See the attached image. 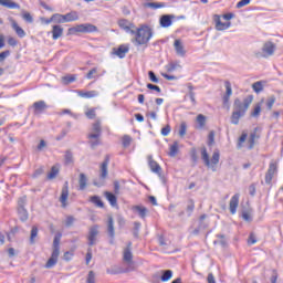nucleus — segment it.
Wrapping results in <instances>:
<instances>
[{"label":"nucleus","mask_w":283,"mask_h":283,"mask_svg":"<svg viewBox=\"0 0 283 283\" xmlns=\"http://www.w3.org/2000/svg\"><path fill=\"white\" fill-rule=\"evenodd\" d=\"M147 161H148V166L150 167V170L153 171V174H160V171H161L160 165L157 164V161L154 159V156L149 155L147 157Z\"/></svg>","instance_id":"19"},{"label":"nucleus","mask_w":283,"mask_h":283,"mask_svg":"<svg viewBox=\"0 0 283 283\" xmlns=\"http://www.w3.org/2000/svg\"><path fill=\"white\" fill-rule=\"evenodd\" d=\"M275 43L268 41L263 44L261 49V53H255L258 59H269V56H273L275 54Z\"/></svg>","instance_id":"8"},{"label":"nucleus","mask_w":283,"mask_h":283,"mask_svg":"<svg viewBox=\"0 0 283 283\" xmlns=\"http://www.w3.org/2000/svg\"><path fill=\"white\" fill-rule=\"evenodd\" d=\"M67 198H70V184L67 181H65L63 185V188H62L61 196H60V202H61L63 209H65V207H67Z\"/></svg>","instance_id":"12"},{"label":"nucleus","mask_w":283,"mask_h":283,"mask_svg":"<svg viewBox=\"0 0 283 283\" xmlns=\"http://www.w3.org/2000/svg\"><path fill=\"white\" fill-rule=\"evenodd\" d=\"M128 52H129V44H120L119 46L113 49V54L118 59H125Z\"/></svg>","instance_id":"13"},{"label":"nucleus","mask_w":283,"mask_h":283,"mask_svg":"<svg viewBox=\"0 0 283 283\" xmlns=\"http://www.w3.org/2000/svg\"><path fill=\"white\" fill-rule=\"evenodd\" d=\"M72 258H74V252L67 251V252L64 253L65 262H70V260H72Z\"/></svg>","instance_id":"61"},{"label":"nucleus","mask_w":283,"mask_h":283,"mask_svg":"<svg viewBox=\"0 0 283 283\" xmlns=\"http://www.w3.org/2000/svg\"><path fill=\"white\" fill-rule=\"evenodd\" d=\"M80 98H96L98 96L97 91H75Z\"/></svg>","instance_id":"22"},{"label":"nucleus","mask_w":283,"mask_h":283,"mask_svg":"<svg viewBox=\"0 0 283 283\" xmlns=\"http://www.w3.org/2000/svg\"><path fill=\"white\" fill-rule=\"evenodd\" d=\"M59 255H61V252L53 251L50 259L46 261L44 268L53 269V266H56V264L59 262Z\"/></svg>","instance_id":"17"},{"label":"nucleus","mask_w":283,"mask_h":283,"mask_svg":"<svg viewBox=\"0 0 283 283\" xmlns=\"http://www.w3.org/2000/svg\"><path fill=\"white\" fill-rule=\"evenodd\" d=\"M224 87L226 92L221 96L222 107L229 112V109H231V96H233V87L229 81H224Z\"/></svg>","instance_id":"7"},{"label":"nucleus","mask_w":283,"mask_h":283,"mask_svg":"<svg viewBox=\"0 0 283 283\" xmlns=\"http://www.w3.org/2000/svg\"><path fill=\"white\" fill-rule=\"evenodd\" d=\"M201 158L206 167H209L210 169H212V171H216V167L218 166V163H220V150H214L210 159L207 148L203 147L201 148Z\"/></svg>","instance_id":"5"},{"label":"nucleus","mask_w":283,"mask_h":283,"mask_svg":"<svg viewBox=\"0 0 283 283\" xmlns=\"http://www.w3.org/2000/svg\"><path fill=\"white\" fill-rule=\"evenodd\" d=\"M275 174H277V161L272 160L269 165L268 171L265 172L266 185H271V182H273V178H275Z\"/></svg>","instance_id":"10"},{"label":"nucleus","mask_w":283,"mask_h":283,"mask_svg":"<svg viewBox=\"0 0 283 283\" xmlns=\"http://www.w3.org/2000/svg\"><path fill=\"white\" fill-rule=\"evenodd\" d=\"M196 209V202L193 201V199H190L187 201V206H186V211L188 213V216H191V213H193Z\"/></svg>","instance_id":"37"},{"label":"nucleus","mask_w":283,"mask_h":283,"mask_svg":"<svg viewBox=\"0 0 283 283\" xmlns=\"http://www.w3.org/2000/svg\"><path fill=\"white\" fill-rule=\"evenodd\" d=\"M196 120L198 123V129H205V126L207 125V116L199 114Z\"/></svg>","instance_id":"34"},{"label":"nucleus","mask_w":283,"mask_h":283,"mask_svg":"<svg viewBox=\"0 0 283 283\" xmlns=\"http://www.w3.org/2000/svg\"><path fill=\"white\" fill-rule=\"evenodd\" d=\"M179 136L180 138H185L187 136V123L182 122L179 126Z\"/></svg>","instance_id":"46"},{"label":"nucleus","mask_w":283,"mask_h":283,"mask_svg":"<svg viewBox=\"0 0 283 283\" xmlns=\"http://www.w3.org/2000/svg\"><path fill=\"white\" fill-rule=\"evenodd\" d=\"M258 242V239L255 238L254 233H250L249 239H248V244L252 245Z\"/></svg>","instance_id":"56"},{"label":"nucleus","mask_w":283,"mask_h":283,"mask_svg":"<svg viewBox=\"0 0 283 283\" xmlns=\"http://www.w3.org/2000/svg\"><path fill=\"white\" fill-rule=\"evenodd\" d=\"M261 113H262V103H258L255 104L253 111L251 112V116L253 118H258Z\"/></svg>","instance_id":"38"},{"label":"nucleus","mask_w":283,"mask_h":283,"mask_svg":"<svg viewBox=\"0 0 283 283\" xmlns=\"http://www.w3.org/2000/svg\"><path fill=\"white\" fill-rule=\"evenodd\" d=\"M249 3H251V0H240L237 3V8H244V6H249Z\"/></svg>","instance_id":"60"},{"label":"nucleus","mask_w":283,"mask_h":283,"mask_svg":"<svg viewBox=\"0 0 283 283\" xmlns=\"http://www.w3.org/2000/svg\"><path fill=\"white\" fill-rule=\"evenodd\" d=\"M174 48L178 56H185L187 54V51L185 50V44H182V40H175Z\"/></svg>","instance_id":"20"},{"label":"nucleus","mask_w":283,"mask_h":283,"mask_svg":"<svg viewBox=\"0 0 283 283\" xmlns=\"http://www.w3.org/2000/svg\"><path fill=\"white\" fill-rule=\"evenodd\" d=\"M253 103V95H248L245 98H243V102L240 98H235L233 102V108L234 111L231 114V123L232 125H239L240 118H242L247 112H249V107H251V104Z\"/></svg>","instance_id":"1"},{"label":"nucleus","mask_w":283,"mask_h":283,"mask_svg":"<svg viewBox=\"0 0 283 283\" xmlns=\"http://www.w3.org/2000/svg\"><path fill=\"white\" fill-rule=\"evenodd\" d=\"M175 19H176V15L174 14H164L159 19V25L161 28H171Z\"/></svg>","instance_id":"15"},{"label":"nucleus","mask_w":283,"mask_h":283,"mask_svg":"<svg viewBox=\"0 0 283 283\" xmlns=\"http://www.w3.org/2000/svg\"><path fill=\"white\" fill-rule=\"evenodd\" d=\"M146 8H150V10H160L163 8H167V3L165 2H146Z\"/></svg>","instance_id":"31"},{"label":"nucleus","mask_w":283,"mask_h":283,"mask_svg":"<svg viewBox=\"0 0 283 283\" xmlns=\"http://www.w3.org/2000/svg\"><path fill=\"white\" fill-rule=\"evenodd\" d=\"M171 134V126L166 125L164 128H161V136H169Z\"/></svg>","instance_id":"53"},{"label":"nucleus","mask_w":283,"mask_h":283,"mask_svg":"<svg viewBox=\"0 0 283 283\" xmlns=\"http://www.w3.org/2000/svg\"><path fill=\"white\" fill-rule=\"evenodd\" d=\"M271 282L277 283V272L275 270L272 271Z\"/></svg>","instance_id":"64"},{"label":"nucleus","mask_w":283,"mask_h":283,"mask_svg":"<svg viewBox=\"0 0 283 283\" xmlns=\"http://www.w3.org/2000/svg\"><path fill=\"white\" fill-rule=\"evenodd\" d=\"M239 205H240V193H235L234 196H232L229 203L230 213L232 216H235Z\"/></svg>","instance_id":"16"},{"label":"nucleus","mask_w":283,"mask_h":283,"mask_svg":"<svg viewBox=\"0 0 283 283\" xmlns=\"http://www.w3.org/2000/svg\"><path fill=\"white\" fill-rule=\"evenodd\" d=\"M252 90L255 92V94H260V92H263L264 90V84L262 81L255 82L252 84Z\"/></svg>","instance_id":"39"},{"label":"nucleus","mask_w":283,"mask_h":283,"mask_svg":"<svg viewBox=\"0 0 283 283\" xmlns=\"http://www.w3.org/2000/svg\"><path fill=\"white\" fill-rule=\"evenodd\" d=\"M109 165V155L105 156L104 161L101 165V178L102 180H105L107 178V167Z\"/></svg>","instance_id":"24"},{"label":"nucleus","mask_w":283,"mask_h":283,"mask_svg":"<svg viewBox=\"0 0 283 283\" xmlns=\"http://www.w3.org/2000/svg\"><path fill=\"white\" fill-rule=\"evenodd\" d=\"M216 145V132L211 130L208 135V147H213Z\"/></svg>","instance_id":"44"},{"label":"nucleus","mask_w":283,"mask_h":283,"mask_svg":"<svg viewBox=\"0 0 283 283\" xmlns=\"http://www.w3.org/2000/svg\"><path fill=\"white\" fill-rule=\"evenodd\" d=\"M98 73V69L97 67H93L91 71H88V73L86 74V78L88 81H92V78H94V74Z\"/></svg>","instance_id":"52"},{"label":"nucleus","mask_w":283,"mask_h":283,"mask_svg":"<svg viewBox=\"0 0 283 283\" xmlns=\"http://www.w3.org/2000/svg\"><path fill=\"white\" fill-rule=\"evenodd\" d=\"M132 34H134V42L136 45H147V43L151 41V36H154V30L147 24H142L134 30V33Z\"/></svg>","instance_id":"2"},{"label":"nucleus","mask_w":283,"mask_h":283,"mask_svg":"<svg viewBox=\"0 0 283 283\" xmlns=\"http://www.w3.org/2000/svg\"><path fill=\"white\" fill-rule=\"evenodd\" d=\"M52 19H60L61 23H70L72 21H78V13H76V11L66 13L64 15L55 13L52 15Z\"/></svg>","instance_id":"9"},{"label":"nucleus","mask_w":283,"mask_h":283,"mask_svg":"<svg viewBox=\"0 0 283 283\" xmlns=\"http://www.w3.org/2000/svg\"><path fill=\"white\" fill-rule=\"evenodd\" d=\"M19 41L14 39L13 36L8 38V44L11 45V48H15L18 45Z\"/></svg>","instance_id":"59"},{"label":"nucleus","mask_w":283,"mask_h":283,"mask_svg":"<svg viewBox=\"0 0 283 283\" xmlns=\"http://www.w3.org/2000/svg\"><path fill=\"white\" fill-rule=\"evenodd\" d=\"M86 283H96V273L94 271L88 272Z\"/></svg>","instance_id":"50"},{"label":"nucleus","mask_w":283,"mask_h":283,"mask_svg":"<svg viewBox=\"0 0 283 283\" xmlns=\"http://www.w3.org/2000/svg\"><path fill=\"white\" fill-rule=\"evenodd\" d=\"M108 233L111 238H114V219L112 217L108 218Z\"/></svg>","instance_id":"49"},{"label":"nucleus","mask_w":283,"mask_h":283,"mask_svg":"<svg viewBox=\"0 0 283 283\" xmlns=\"http://www.w3.org/2000/svg\"><path fill=\"white\" fill-rule=\"evenodd\" d=\"M52 39L53 41H59V39H61V36H63V27L56 24L52 27Z\"/></svg>","instance_id":"23"},{"label":"nucleus","mask_w":283,"mask_h":283,"mask_svg":"<svg viewBox=\"0 0 283 283\" xmlns=\"http://www.w3.org/2000/svg\"><path fill=\"white\" fill-rule=\"evenodd\" d=\"M96 107L86 108L84 114L88 120H94V118H96Z\"/></svg>","instance_id":"35"},{"label":"nucleus","mask_w":283,"mask_h":283,"mask_svg":"<svg viewBox=\"0 0 283 283\" xmlns=\"http://www.w3.org/2000/svg\"><path fill=\"white\" fill-rule=\"evenodd\" d=\"M61 238H62V234L61 233H57L53 240V251H56L57 253H61Z\"/></svg>","instance_id":"33"},{"label":"nucleus","mask_w":283,"mask_h":283,"mask_svg":"<svg viewBox=\"0 0 283 283\" xmlns=\"http://www.w3.org/2000/svg\"><path fill=\"white\" fill-rule=\"evenodd\" d=\"M148 76L151 83H158V77L156 76V73H154V71H149Z\"/></svg>","instance_id":"57"},{"label":"nucleus","mask_w":283,"mask_h":283,"mask_svg":"<svg viewBox=\"0 0 283 283\" xmlns=\"http://www.w3.org/2000/svg\"><path fill=\"white\" fill-rule=\"evenodd\" d=\"M146 87L148 90H154L155 92H157V94H160V92H161L160 86H158V85L147 84Z\"/></svg>","instance_id":"58"},{"label":"nucleus","mask_w":283,"mask_h":283,"mask_svg":"<svg viewBox=\"0 0 283 283\" xmlns=\"http://www.w3.org/2000/svg\"><path fill=\"white\" fill-rule=\"evenodd\" d=\"M96 238H98V226H93L88 230V247H94V244H96Z\"/></svg>","instance_id":"14"},{"label":"nucleus","mask_w":283,"mask_h":283,"mask_svg":"<svg viewBox=\"0 0 283 283\" xmlns=\"http://www.w3.org/2000/svg\"><path fill=\"white\" fill-rule=\"evenodd\" d=\"M118 27L120 30H124V32H127V34H134V30H136V25L127 19H120L118 20Z\"/></svg>","instance_id":"11"},{"label":"nucleus","mask_w":283,"mask_h":283,"mask_svg":"<svg viewBox=\"0 0 283 283\" xmlns=\"http://www.w3.org/2000/svg\"><path fill=\"white\" fill-rule=\"evenodd\" d=\"M78 185L80 191H85V189H87V176H85L83 172L80 174Z\"/></svg>","instance_id":"32"},{"label":"nucleus","mask_w":283,"mask_h":283,"mask_svg":"<svg viewBox=\"0 0 283 283\" xmlns=\"http://www.w3.org/2000/svg\"><path fill=\"white\" fill-rule=\"evenodd\" d=\"M129 247L130 245H128L123 252V261L126 264H134V253H132V248Z\"/></svg>","instance_id":"21"},{"label":"nucleus","mask_w":283,"mask_h":283,"mask_svg":"<svg viewBox=\"0 0 283 283\" xmlns=\"http://www.w3.org/2000/svg\"><path fill=\"white\" fill-rule=\"evenodd\" d=\"M88 201L92 202V205H94L95 207H98V209L105 208V203L103 202V199H101V197L98 196H91Z\"/></svg>","instance_id":"30"},{"label":"nucleus","mask_w":283,"mask_h":283,"mask_svg":"<svg viewBox=\"0 0 283 283\" xmlns=\"http://www.w3.org/2000/svg\"><path fill=\"white\" fill-rule=\"evenodd\" d=\"M178 67H180L179 62H170L168 65H166L167 72H176V70H178Z\"/></svg>","instance_id":"42"},{"label":"nucleus","mask_w":283,"mask_h":283,"mask_svg":"<svg viewBox=\"0 0 283 283\" xmlns=\"http://www.w3.org/2000/svg\"><path fill=\"white\" fill-rule=\"evenodd\" d=\"M171 277H174V272L171 270H166L161 275V282H169Z\"/></svg>","instance_id":"43"},{"label":"nucleus","mask_w":283,"mask_h":283,"mask_svg":"<svg viewBox=\"0 0 283 283\" xmlns=\"http://www.w3.org/2000/svg\"><path fill=\"white\" fill-rule=\"evenodd\" d=\"M102 136H103V122L101 119H96L94 123H92L91 130L86 136L93 149L94 147H98V145H101Z\"/></svg>","instance_id":"3"},{"label":"nucleus","mask_w":283,"mask_h":283,"mask_svg":"<svg viewBox=\"0 0 283 283\" xmlns=\"http://www.w3.org/2000/svg\"><path fill=\"white\" fill-rule=\"evenodd\" d=\"M255 133H252L248 139V149H253L255 147Z\"/></svg>","instance_id":"48"},{"label":"nucleus","mask_w":283,"mask_h":283,"mask_svg":"<svg viewBox=\"0 0 283 283\" xmlns=\"http://www.w3.org/2000/svg\"><path fill=\"white\" fill-rule=\"evenodd\" d=\"M60 171H61V165L56 164L51 167V170L46 175V178L49 180H54V178H56V176H59Z\"/></svg>","instance_id":"26"},{"label":"nucleus","mask_w":283,"mask_h":283,"mask_svg":"<svg viewBox=\"0 0 283 283\" xmlns=\"http://www.w3.org/2000/svg\"><path fill=\"white\" fill-rule=\"evenodd\" d=\"M8 56H10V51H4L0 53V63L1 61H6V59H8Z\"/></svg>","instance_id":"62"},{"label":"nucleus","mask_w":283,"mask_h":283,"mask_svg":"<svg viewBox=\"0 0 283 283\" xmlns=\"http://www.w3.org/2000/svg\"><path fill=\"white\" fill-rule=\"evenodd\" d=\"M248 136L249 135L245 132L242 133V135L240 136L239 142H238L239 149H242V147L244 146V143L247 142Z\"/></svg>","instance_id":"47"},{"label":"nucleus","mask_w":283,"mask_h":283,"mask_svg":"<svg viewBox=\"0 0 283 283\" xmlns=\"http://www.w3.org/2000/svg\"><path fill=\"white\" fill-rule=\"evenodd\" d=\"M38 235H39V228H36V226H33L31 229V235H30L31 244H34V240H36Z\"/></svg>","instance_id":"41"},{"label":"nucleus","mask_w":283,"mask_h":283,"mask_svg":"<svg viewBox=\"0 0 283 283\" xmlns=\"http://www.w3.org/2000/svg\"><path fill=\"white\" fill-rule=\"evenodd\" d=\"M64 85H70V83H74L76 81V75H66L62 77Z\"/></svg>","instance_id":"45"},{"label":"nucleus","mask_w":283,"mask_h":283,"mask_svg":"<svg viewBox=\"0 0 283 283\" xmlns=\"http://www.w3.org/2000/svg\"><path fill=\"white\" fill-rule=\"evenodd\" d=\"M11 28H12V30H14L15 34H17L20 39L25 38V30H23V28H21V27L19 25V23H17V21H14V20L11 21Z\"/></svg>","instance_id":"25"},{"label":"nucleus","mask_w":283,"mask_h":283,"mask_svg":"<svg viewBox=\"0 0 283 283\" xmlns=\"http://www.w3.org/2000/svg\"><path fill=\"white\" fill-rule=\"evenodd\" d=\"M133 210L137 211L139 213L140 218H146V216H147V209L143 206H134Z\"/></svg>","instance_id":"40"},{"label":"nucleus","mask_w":283,"mask_h":283,"mask_svg":"<svg viewBox=\"0 0 283 283\" xmlns=\"http://www.w3.org/2000/svg\"><path fill=\"white\" fill-rule=\"evenodd\" d=\"M235 14L226 13L223 15H214V28L218 32H222L224 30H229L231 28V19H233Z\"/></svg>","instance_id":"4"},{"label":"nucleus","mask_w":283,"mask_h":283,"mask_svg":"<svg viewBox=\"0 0 283 283\" xmlns=\"http://www.w3.org/2000/svg\"><path fill=\"white\" fill-rule=\"evenodd\" d=\"M92 32H98V28L91 23L77 24L69 29V34H92Z\"/></svg>","instance_id":"6"},{"label":"nucleus","mask_w":283,"mask_h":283,"mask_svg":"<svg viewBox=\"0 0 283 283\" xmlns=\"http://www.w3.org/2000/svg\"><path fill=\"white\" fill-rule=\"evenodd\" d=\"M190 156H191V159L193 160V163H198V150L196 148H192L190 150Z\"/></svg>","instance_id":"54"},{"label":"nucleus","mask_w":283,"mask_h":283,"mask_svg":"<svg viewBox=\"0 0 283 283\" xmlns=\"http://www.w3.org/2000/svg\"><path fill=\"white\" fill-rule=\"evenodd\" d=\"M0 6L3 8H9V10H19V8H21L19 3L12 0H0Z\"/></svg>","instance_id":"28"},{"label":"nucleus","mask_w":283,"mask_h":283,"mask_svg":"<svg viewBox=\"0 0 283 283\" xmlns=\"http://www.w3.org/2000/svg\"><path fill=\"white\" fill-rule=\"evenodd\" d=\"M180 151V144L178 142H174L170 146H169V153L168 156H170V158H176V156H178V153Z\"/></svg>","instance_id":"27"},{"label":"nucleus","mask_w":283,"mask_h":283,"mask_svg":"<svg viewBox=\"0 0 283 283\" xmlns=\"http://www.w3.org/2000/svg\"><path fill=\"white\" fill-rule=\"evenodd\" d=\"M133 140L134 139L132 138V136L124 135L122 137V146L124 147V149H127V147H129L132 145Z\"/></svg>","instance_id":"36"},{"label":"nucleus","mask_w":283,"mask_h":283,"mask_svg":"<svg viewBox=\"0 0 283 283\" xmlns=\"http://www.w3.org/2000/svg\"><path fill=\"white\" fill-rule=\"evenodd\" d=\"M86 264H90L92 262V249L90 248L86 253Z\"/></svg>","instance_id":"63"},{"label":"nucleus","mask_w":283,"mask_h":283,"mask_svg":"<svg viewBox=\"0 0 283 283\" xmlns=\"http://www.w3.org/2000/svg\"><path fill=\"white\" fill-rule=\"evenodd\" d=\"M273 105H275V96L270 97L266 102L268 109H273Z\"/></svg>","instance_id":"55"},{"label":"nucleus","mask_w":283,"mask_h":283,"mask_svg":"<svg viewBox=\"0 0 283 283\" xmlns=\"http://www.w3.org/2000/svg\"><path fill=\"white\" fill-rule=\"evenodd\" d=\"M48 109V104L45 101H38L33 103V114L39 115L42 114V112H45Z\"/></svg>","instance_id":"18"},{"label":"nucleus","mask_w":283,"mask_h":283,"mask_svg":"<svg viewBox=\"0 0 283 283\" xmlns=\"http://www.w3.org/2000/svg\"><path fill=\"white\" fill-rule=\"evenodd\" d=\"M22 19L27 21V23H32L34 19L32 18V14L30 12H23Z\"/></svg>","instance_id":"51"},{"label":"nucleus","mask_w":283,"mask_h":283,"mask_svg":"<svg viewBox=\"0 0 283 283\" xmlns=\"http://www.w3.org/2000/svg\"><path fill=\"white\" fill-rule=\"evenodd\" d=\"M104 196H105L106 200L109 202L111 207H117L118 198L116 197V195H114L109 191H105Z\"/></svg>","instance_id":"29"}]
</instances>
